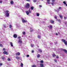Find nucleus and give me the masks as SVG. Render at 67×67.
Instances as JSON below:
<instances>
[{
    "instance_id": "f257e3e1",
    "label": "nucleus",
    "mask_w": 67,
    "mask_h": 67,
    "mask_svg": "<svg viewBox=\"0 0 67 67\" xmlns=\"http://www.w3.org/2000/svg\"><path fill=\"white\" fill-rule=\"evenodd\" d=\"M62 42L64 43V44L65 45H67V41H66V40L64 39H62Z\"/></svg>"
},
{
    "instance_id": "f03ea898",
    "label": "nucleus",
    "mask_w": 67,
    "mask_h": 67,
    "mask_svg": "<svg viewBox=\"0 0 67 67\" xmlns=\"http://www.w3.org/2000/svg\"><path fill=\"white\" fill-rule=\"evenodd\" d=\"M25 7L27 9H29L30 8V4L29 3H27L25 5Z\"/></svg>"
},
{
    "instance_id": "7ed1b4c3",
    "label": "nucleus",
    "mask_w": 67,
    "mask_h": 67,
    "mask_svg": "<svg viewBox=\"0 0 67 67\" xmlns=\"http://www.w3.org/2000/svg\"><path fill=\"white\" fill-rule=\"evenodd\" d=\"M5 12V13H6L7 15V17H8L9 15V13H8L9 11L8 10H6Z\"/></svg>"
},
{
    "instance_id": "20e7f679",
    "label": "nucleus",
    "mask_w": 67,
    "mask_h": 67,
    "mask_svg": "<svg viewBox=\"0 0 67 67\" xmlns=\"http://www.w3.org/2000/svg\"><path fill=\"white\" fill-rule=\"evenodd\" d=\"M29 11H26V13L27 15H29V13H31V10H29Z\"/></svg>"
},
{
    "instance_id": "39448f33",
    "label": "nucleus",
    "mask_w": 67,
    "mask_h": 67,
    "mask_svg": "<svg viewBox=\"0 0 67 67\" xmlns=\"http://www.w3.org/2000/svg\"><path fill=\"white\" fill-rule=\"evenodd\" d=\"M22 21L23 23H26V22H27V21L25 20L23 18L22 19Z\"/></svg>"
},
{
    "instance_id": "423d86ee",
    "label": "nucleus",
    "mask_w": 67,
    "mask_h": 67,
    "mask_svg": "<svg viewBox=\"0 0 67 67\" xmlns=\"http://www.w3.org/2000/svg\"><path fill=\"white\" fill-rule=\"evenodd\" d=\"M3 54H5V55H8V52H6L5 51H4L3 53Z\"/></svg>"
},
{
    "instance_id": "0eeeda50",
    "label": "nucleus",
    "mask_w": 67,
    "mask_h": 67,
    "mask_svg": "<svg viewBox=\"0 0 67 67\" xmlns=\"http://www.w3.org/2000/svg\"><path fill=\"white\" fill-rule=\"evenodd\" d=\"M62 50H63V51H64V52H65V53H66V54H67V51L66 50V49H62Z\"/></svg>"
},
{
    "instance_id": "6e6552de",
    "label": "nucleus",
    "mask_w": 67,
    "mask_h": 67,
    "mask_svg": "<svg viewBox=\"0 0 67 67\" xmlns=\"http://www.w3.org/2000/svg\"><path fill=\"white\" fill-rule=\"evenodd\" d=\"M13 37L14 38H16L18 37L17 35L16 34H14L13 35Z\"/></svg>"
},
{
    "instance_id": "1a4fd4ad",
    "label": "nucleus",
    "mask_w": 67,
    "mask_h": 67,
    "mask_svg": "<svg viewBox=\"0 0 67 67\" xmlns=\"http://www.w3.org/2000/svg\"><path fill=\"white\" fill-rule=\"evenodd\" d=\"M48 27L50 29H52V28H53V26L52 25H51L50 26H48Z\"/></svg>"
},
{
    "instance_id": "9d476101",
    "label": "nucleus",
    "mask_w": 67,
    "mask_h": 67,
    "mask_svg": "<svg viewBox=\"0 0 67 67\" xmlns=\"http://www.w3.org/2000/svg\"><path fill=\"white\" fill-rule=\"evenodd\" d=\"M55 1V0H52V5H54V3H53V2H54Z\"/></svg>"
},
{
    "instance_id": "9b49d317",
    "label": "nucleus",
    "mask_w": 67,
    "mask_h": 67,
    "mask_svg": "<svg viewBox=\"0 0 67 67\" xmlns=\"http://www.w3.org/2000/svg\"><path fill=\"white\" fill-rule=\"evenodd\" d=\"M40 67H44V65H43V64H40Z\"/></svg>"
},
{
    "instance_id": "f8f14e48",
    "label": "nucleus",
    "mask_w": 67,
    "mask_h": 67,
    "mask_svg": "<svg viewBox=\"0 0 67 67\" xmlns=\"http://www.w3.org/2000/svg\"><path fill=\"white\" fill-rule=\"evenodd\" d=\"M50 0H47V3H48V4H50V2H49L50 1Z\"/></svg>"
},
{
    "instance_id": "ddd939ff",
    "label": "nucleus",
    "mask_w": 67,
    "mask_h": 67,
    "mask_svg": "<svg viewBox=\"0 0 67 67\" xmlns=\"http://www.w3.org/2000/svg\"><path fill=\"white\" fill-rule=\"evenodd\" d=\"M16 55H18L19 56V55H20V53L19 52L16 53Z\"/></svg>"
},
{
    "instance_id": "4468645a",
    "label": "nucleus",
    "mask_w": 67,
    "mask_h": 67,
    "mask_svg": "<svg viewBox=\"0 0 67 67\" xmlns=\"http://www.w3.org/2000/svg\"><path fill=\"white\" fill-rule=\"evenodd\" d=\"M10 4H13V1L12 0L11 1Z\"/></svg>"
},
{
    "instance_id": "2eb2a0df",
    "label": "nucleus",
    "mask_w": 67,
    "mask_h": 67,
    "mask_svg": "<svg viewBox=\"0 0 67 67\" xmlns=\"http://www.w3.org/2000/svg\"><path fill=\"white\" fill-rule=\"evenodd\" d=\"M63 3H64V4H65V5H66V6H67V4H66V2L64 1L63 2Z\"/></svg>"
},
{
    "instance_id": "dca6fc26",
    "label": "nucleus",
    "mask_w": 67,
    "mask_h": 67,
    "mask_svg": "<svg viewBox=\"0 0 67 67\" xmlns=\"http://www.w3.org/2000/svg\"><path fill=\"white\" fill-rule=\"evenodd\" d=\"M38 51H39L40 53H42V51L40 49H38Z\"/></svg>"
},
{
    "instance_id": "f3484780",
    "label": "nucleus",
    "mask_w": 67,
    "mask_h": 67,
    "mask_svg": "<svg viewBox=\"0 0 67 67\" xmlns=\"http://www.w3.org/2000/svg\"><path fill=\"white\" fill-rule=\"evenodd\" d=\"M10 44L11 45V46H12V47H13V43H12V42H10Z\"/></svg>"
},
{
    "instance_id": "a211bd4d",
    "label": "nucleus",
    "mask_w": 67,
    "mask_h": 67,
    "mask_svg": "<svg viewBox=\"0 0 67 67\" xmlns=\"http://www.w3.org/2000/svg\"><path fill=\"white\" fill-rule=\"evenodd\" d=\"M37 37L38 38H41V36H40L39 35H38L37 36Z\"/></svg>"
},
{
    "instance_id": "6ab92c4d",
    "label": "nucleus",
    "mask_w": 67,
    "mask_h": 67,
    "mask_svg": "<svg viewBox=\"0 0 67 67\" xmlns=\"http://www.w3.org/2000/svg\"><path fill=\"white\" fill-rule=\"evenodd\" d=\"M31 9L32 10L34 9V7H31Z\"/></svg>"
},
{
    "instance_id": "aec40b11",
    "label": "nucleus",
    "mask_w": 67,
    "mask_h": 67,
    "mask_svg": "<svg viewBox=\"0 0 67 67\" xmlns=\"http://www.w3.org/2000/svg\"><path fill=\"white\" fill-rule=\"evenodd\" d=\"M18 43H20V44H21V43H22V42L21 41L19 40V41Z\"/></svg>"
},
{
    "instance_id": "412c9836",
    "label": "nucleus",
    "mask_w": 67,
    "mask_h": 67,
    "mask_svg": "<svg viewBox=\"0 0 67 67\" xmlns=\"http://www.w3.org/2000/svg\"><path fill=\"white\" fill-rule=\"evenodd\" d=\"M50 22L51 23H54V21L53 20H50Z\"/></svg>"
},
{
    "instance_id": "4be33fe9",
    "label": "nucleus",
    "mask_w": 67,
    "mask_h": 67,
    "mask_svg": "<svg viewBox=\"0 0 67 67\" xmlns=\"http://www.w3.org/2000/svg\"><path fill=\"white\" fill-rule=\"evenodd\" d=\"M44 63V61L43 60H41L40 61V63H41V64H42Z\"/></svg>"
},
{
    "instance_id": "5701e85b",
    "label": "nucleus",
    "mask_w": 67,
    "mask_h": 67,
    "mask_svg": "<svg viewBox=\"0 0 67 67\" xmlns=\"http://www.w3.org/2000/svg\"><path fill=\"white\" fill-rule=\"evenodd\" d=\"M40 57V55L39 54H38L37 56V58H39V57Z\"/></svg>"
},
{
    "instance_id": "b1692460",
    "label": "nucleus",
    "mask_w": 67,
    "mask_h": 67,
    "mask_svg": "<svg viewBox=\"0 0 67 67\" xmlns=\"http://www.w3.org/2000/svg\"><path fill=\"white\" fill-rule=\"evenodd\" d=\"M36 15L37 16H39L40 15V14L38 13H37L36 14Z\"/></svg>"
},
{
    "instance_id": "393cba45",
    "label": "nucleus",
    "mask_w": 67,
    "mask_h": 67,
    "mask_svg": "<svg viewBox=\"0 0 67 67\" xmlns=\"http://www.w3.org/2000/svg\"><path fill=\"white\" fill-rule=\"evenodd\" d=\"M16 58L17 59H20V57H16Z\"/></svg>"
},
{
    "instance_id": "a878e982",
    "label": "nucleus",
    "mask_w": 67,
    "mask_h": 67,
    "mask_svg": "<svg viewBox=\"0 0 67 67\" xmlns=\"http://www.w3.org/2000/svg\"><path fill=\"white\" fill-rule=\"evenodd\" d=\"M21 67H23V64L22 63H21Z\"/></svg>"
},
{
    "instance_id": "bb28decb",
    "label": "nucleus",
    "mask_w": 67,
    "mask_h": 67,
    "mask_svg": "<svg viewBox=\"0 0 67 67\" xmlns=\"http://www.w3.org/2000/svg\"><path fill=\"white\" fill-rule=\"evenodd\" d=\"M59 16L61 19H63V16L60 15Z\"/></svg>"
},
{
    "instance_id": "cd10ccee",
    "label": "nucleus",
    "mask_w": 67,
    "mask_h": 67,
    "mask_svg": "<svg viewBox=\"0 0 67 67\" xmlns=\"http://www.w3.org/2000/svg\"><path fill=\"white\" fill-rule=\"evenodd\" d=\"M0 46L1 47H3V45L2 44H0Z\"/></svg>"
},
{
    "instance_id": "c85d7f7f",
    "label": "nucleus",
    "mask_w": 67,
    "mask_h": 67,
    "mask_svg": "<svg viewBox=\"0 0 67 67\" xmlns=\"http://www.w3.org/2000/svg\"><path fill=\"white\" fill-rule=\"evenodd\" d=\"M9 28H11V27H12V25H9Z\"/></svg>"
},
{
    "instance_id": "c756f323",
    "label": "nucleus",
    "mask_w": 67,
    "mask_h": 67,
    "mask_svg": "<svg viewBox=\"0 0 67 67\" xmlns=\"http://www.w3.org/2000/svg\"><path fill=\"white\" fill-rule=\"evenodd\" d=\"M32 67H36V65H32Z\"/></svg>"
},
{
    "instance_id": "7c9ffc66",
    "label": "nucleus",
    "mask_w": 67,
    "mask_h": 67,
    "mask_svg": "<svg viewBox=\"0 0 67 67\" xmlns=\"http://www.w3.org/2000/svg\"><path fill=\"white\" fill-rule=\"evenodd\" d=\"M23 34L24 35H25V32H23Z\"/></svg>"
},
{
    "instance_id": "2f4dec72",
    "label": "nucleus",
    "mask_w": 67,
    "mask_h": 67,
    "mask_svg": "<svg viewBox=\"0 0 67 67\" xmlns=\"http://www.w3.org/2000/svg\"><path fill=\"white\" fill-rule=\"evenodd\" d=\"M7 60L8 61H10V58H8Z\"/></svg>"
},
{
    "instance_id": "473e14b6",
    "label": "nucleus",
    "mask_w": 67,
    "mask_h": 67,
    "mask_svg": "<svg viewBox=\"0 0 67 67\" xmlns=\"http://www.w3.org/2000/svg\"><path fill=\"white\" fill-rule=\"evenodd\" d=\"M31 47H33V46H34V44H31Z\"/></svg>"
},
{
    "instance_id": "72a5a7b5",
    "label": "nucleus",
    "mask_w": 67,
    "mask_h": 67,
    "mask_svg": "<svg viewBox=\"0 0 67 67\" xmlns=\"http://www.w3.org/2000/svg\"><path fill=\"white\" fill-rule=\"evenodd\" d=\"M3 51H5V48H3Z\"/></svg>"
},
{
    "instance_id": "f704fd0d",
    "label": "nucleus",
    "mask_w": 67,
    "mask_h": 67,
    "mask_svg": "<svg viewBox=\"0 0 67 67\" xmlns=\"http://www.w3.org/2000/svg\"><path fill=\"white\" fill-rule=\"evenodd\" d=\"M3 64L1 63H0V66L3 65Z\"/></svg>"
},
{
    "instance_id": "c9c22d12",
    "label": "nucleus",
    "mask_w": 67,
    "mask_h": 67,
    "mask_svg": "<svg viewBox=\"0 0 67 67\" xmlns=\"http://www.w3.org/2000/svg\"><path fill=\"white\" fill-rule=\"evenodd\" d=\"M64 20H66V19H67V18H66V17H64Z\"/></svg>"
},
{
    "instance_id": "e433bc0d",
    "label": "nucleus",
    "mask_w": 67,
    "mask_h": 67,
    "mask_svg": "<svg viewBox=\"0 0 67 67\" xmlns=\"http://www.w3.org/2000/svg\"><path fill=\"white\" fill-rule=\"evenodd\" d=\"M52 56H53V57H54V56H56V55L54 54Z\"/></svg>"
},
{
    "instance_id": "4c0bfd02",
    "label": "nucleus",
    "mask_w": 67,
    "mask_h": 67,
    "mask_svg": "<svg viewBox=\"0 0 67 67\" xmlns=\"http://www.w3.org/2000/svg\"><path fill=\"white\" fill-rule=\"evenodd\" d=\"M4 57H3L2 58V59H4Z\"/></svg>"
},
{
    "instance_id": "58836bf2",
    "label": "nucleus",
    "mask_w": 67,
    "mask_h": 67,
    "mask_svg": "<svg viewBox=\"0 0 67 67\" xmlns=\"http://www.w3.org/2000/svg\"><path fill=\"white\" fill-rule=\"evenodd\" d=\"M56 57L57 58H59V57L58 55H57Z\"/></svg>"
},
{
    "instance_id": "ea45409f",
    "label": "nucleus",
    "mask_w": 67,
    "mask_h": 67,
    "mask_svg": "<svg viewBox=\"0 0 67 67\" xmlns=\"http://www.w3.org/2000/svg\"><path fill=\"white\" fill-rule=\"evenodd\" d=\"M59 10H60V9H62V7H59Z\"/></svg>"
},
{
    "instance_id": "a19ab883",
    "label": "nucleus",
    "mask_w": 67,
    "mask_h": 67,
    "mask_svg": "<svg viewBox=\"0 0 67 67\" xmlns=\"http://www.w3.org/2000/svg\"><path fill=\"white\" fill-rule=\"evenodd\" d=\"M34 2H36V0H34Z\"/></svg>"
},
{
    "instance_id": "79ce46f5",
    "label": "nucleus",
    "mask_w": 67,
    "mask_h": 67,
    "mask_svg": "<svg viewBox=\"0 0 67 67\" xmlns=\"http://www.w3.org/2000/svg\"><path fill=\"white\" fill-rule=\"evenodd\" d=\"M4 27L5 28H6V26L4 25Z\"/></svg>"
},
{
    "instance_id": "37998d69",
    "label": "nucleus",
    "mask_w": 67,
    "mask_h": 67,
    "mask_svg": "<svg viewBox=\"0 0 67 67\" xmlns=\"http://www.w3.org/2000/svg\"><path fill=\"white\" fill-rule=\"evenodd\" d=\"M29 55H27V57H29Z\"/></svg>"
},
{
    "instance_id": "c03bdc74",
    "label": "nucleus",
    "mask_w": 67,
    "mask_h": 67,
    "mask_svg": "<svg viewBox=\"0 0 67 67\" xmlns=\"http://www.w3.org/2000/svg\"><path fill=\"white\" fill-rule=\"evenodd\" d=\"M27 1H29V2H30V0H26Z\"/></svg>"
},
{
    "instance_id": "a18cd8bd",
    "label": "nucleus",
    "mask_w": 67,
    "mask_h": 67,
    "mask_svg": "<svg viewBox=\"0 0 67 67\" xmlns=\"http://www.w3.org/2000/svg\"><path fill=\"white\" fill-rule=\"evenodd\" d=\"M33 30H30V32H33Z\"/></svg>"
},
{
    "instance_id": "49530a36",
    "label": "nucleus",
    "mask_w": 67,
    "mask_h": 67,
    "mask_svg": "<svg viewBox=\"0 0 67 67\" xmlns=\"http://www.w3.org/2000/svg\"><path fill=\"white\" fill-rule=\"evenodd\" d=\"M58 21H59V22H60V20L59 19V20H58Z\"/></svg>"
},
{
    "instance_id": "de8ad7c7",
    "label": "nucleus",
    "mask_w": 67,
    "mask_h": 67,
    "mask_svg": "<svg viewBox=\"0 0 67 67\" xmlns=\"http://www.w3.org/2000/svg\"><path fill=\"white\" fill-rule=\"evenodd\" d=\"M54 61H55V62H57V60H56V59Z\"/></svg>"
},
{
    "instance_id": "09e8293b",
    "label": "nucleus",
    "mask_w": 67,
    "mask_h": 67,
    "mask_svg": "<svg viewBox=\"0 0 67 67\" xmlns=\"http://www.w3.org/2000/svg\"><path fill=\"white\" fill-rule=\"evenodd\" d=\"M39 7H41V8L42 7V5H40L39 6Z\"/></svg>"
},
{
    "instance_id": "8fccbe9b",
    "label": "nucleus",
    "mask_w": 67,
    "mask_h": 67,
    "mask_svg": "<svg viewBox=\"0 0 67 67\" xmlns=\"http://www.w3.org/2000/svg\"><path fill=\"white\" fill-rule=\"evenodd\" d=\"M55 35H58V34H57V33H55Z\"/></svg>"
},
{
    "instance_id": "3c124183",
    "label": "nucleus",
    "mask_w": 67,
    "mask_h": 67,
    "mask_svg": "<svg viewBox=\"0 0 67 67\" xmlns=\"http://www.w3.org/2000/svg\"><path fill=\"white\" fill-rule=\"evenodd\" d=\"M2 2L1 1H0V3H2Z\"/></svg>"
},
{
    "instance_id": "603ef678",
    "label": "nucleus",
    "mask_w": 67,
    "mask_h": 67,
    "mask_svg": "<svg viewBox=\"0 0 67 67\" xmlns=\"http://www.w3.org/2000/svg\"><path fill=\"white\" fill-rule=\"evenodd\" d=\"M18 38H21V37H20V36L18 37Z\"/></svg>"
},
{
    "instance_id": "864d4df0",
    "label": "nucleus",
    "mask_w": 67,
    "mask_h": 67,
    "mask_svg": "<svg viewBox=\"0 0 67 67\" xmlns=\"http://www.w3.org/2000/svg\"><path fill=\"white\" fill-rule=\"evenodd\" d=\"M32 53H34V51H32Z\"/></svg>"
},
{
    "instance_id": "5fc2aeb1",
    "label": "nucleus",
    "mask_w": 67,
    "mask_h": 67,
    "mask_svg": "<svg viewBox=\"0 0 67 67\" xmlns=\"http://www.w3.org/2000/svg\"><path fill=\"white\" fill-rule=\"evenodd\" d=\"M55 19H57V17L56 16L55 17Z\"/></svg>"
},
{
    "instance_id": "6e6d98bb",
    "label": "nucleus",
    "mask_w": 67,
    "mask_h": 67,
    "mask_svg": "<svg viewBox=\"0 0 67 67\" xmlns=\"http://www.w3.org/2000/svg\"><path fill=\"white\" fill-rule=\"evenodd\" d=\"M65 24H67V23H65Z\"/></svg>"
},
{
    "instance_id": "4d7b16f0",
    "label": "nucleus",
    "mask_w": 67,
    "mask_h": 67,
    "mask_svg": "<svg viewBox=\"0 0 67 67\" xmlns=\"http://www.w3.org/2000/svg\"><path fill=\"white\" fill-rule=\"evenodd\" d=\"M58 10V11H59V10Z\"/></svg>"
},
{
    "instance_id": "13d9d810",
    "label": "nucleus",
    "mask_w": 67,
    "mask_h": 67,
    "mask_svg": "<svg viewBox=\"0 0 67 67\" xmlns=\"http://www.w3.org/2000/svg\"><path fill=\"white\" fill-rule=\"evenodd\" d=\"M42 0V1H43V0Z\"/></svg>"
}]
</instances>
